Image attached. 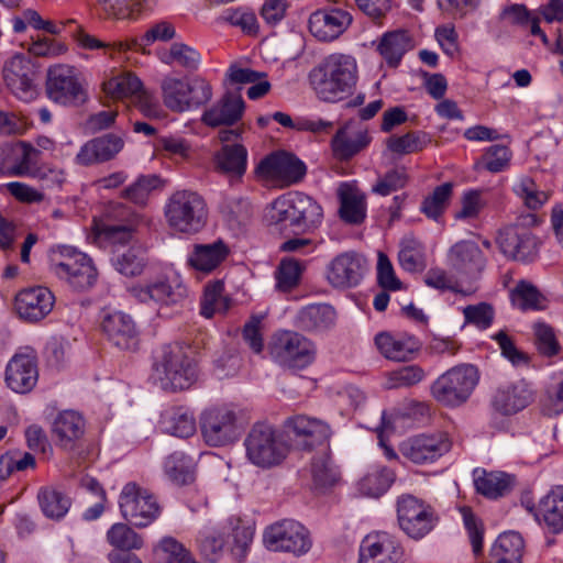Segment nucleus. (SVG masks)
<instances>
[{
	"label": "nucleus",
	"instance_id": "54",
	"mask_svg": "<svg viewBox=\"0 0 563 563\" xmlns=\"http://www.w3.org/2000/svg\"><path fill=\"white\" fill-rule=\"evenodd\" d=\"M303 268L299 260L294 257L282 260L276 272L277 288L282 291H290L297 287Z\"/></svg>",
	"mask_w": 563,
	"mask_h": 563
},
{
	"label": "nucleus",
	"instance_id": "1",
	"mask_svg": "<svg viewBox=\"0 0 563 563\" xmlns=\"http://www.w3.org/2000/svg\"><path fill=\"white\" fill-rule=\"evenodd\" d=\"M308 80L321 101H342L352 96L357 87V60L351 54L332 53L310 69Z\"/></svg>",
	"mask_w": 563,
	"mask_h": 563
},
{
	"label": "nucleus",
	"instance_id": "15",
	"mask_svg": "<svg viewBox=\"0 0 563 563\" xmlns=\"http://www.w3.org/2000/svg\"><path fill=\"white\" fill-rule=\"evenodd\" d=\"M122 517L137 528L150 526L161 514L156 498L135 483H128L119 498Z\"/></svg>",
	"mask_w": 563,
	"mask_h": 563
},
{
	"label": "nucleus",
	"instance_id": "53",
	"mask_svg": "<svg viewBox=\"0 0 563 563\" xmlns=\"http://www.w3.org/2000/svg\"><path fill=\"white\" fill-rule=\"evenodd\" d=\"M224 285L221 280L208 284L205 289L201 301L200 313L206 318H211L216 312L224 313L229 309V299L222 297Z\"/></svg>",
	"mask_w": 563,
	"mask_h": 563
},
{
	"label": "nucleus",
	"instance_id": "18",
	"mask_svg": "<svg viewBox=\"0 0 563 563\" xmlns=\"http://www.w3.org/2000/svg\"><path fill=\"white\" fill-rule=\"evenodd\" d=\"M264 542L272 551L307 553L311 548L308 530L298 521L284 519L269 526L264 533Z\"/></svg>",
	"mask_w": 563,
	"mask_h": 563
},
{
	"label": "nucleus",
	"instance_id": "10",
	"mask_svg": "<svg viewBox=\"0 0 563 563\" xmlns=\"http://www.w3.org/2000/svg\"><path fill=\"white\" fill-rule=\"evenodd\" d=\"M247 459L256 466L269 468L286 457L287 444L279 439L273 426L255 423L245 438Z\"/></svg>",
	"mask_w": 563,
	"mask_h": 563
},
{
	"label": "nucleus",
	"instance_id": "44",
	"mask_svg": "<svg viewBox=\"0 0 563 563\" xmlns=\"http://www.w3.org/2000/svg\"><path fill=\"white\" fill-rule=\"evenodd\" d=\"M539 512L553 533L563 531V486H555L541 498Z\"/></svg>",
	"mask_w": 563,
	"mask_h": 563
},
{
	"label": "nucleus",
	"instance_id": "3",
	"mask_svg": "<svg viewBox=\"0 0 563 563\" xmlns=\"http://www.w3.org/2000/svg\"><path fill=\"white\" fill-rule=\"evenodd\" d=\"M152 369V378L166 391L188 389L197 379L196 364L179 344L164 345Z\"/></svg>",
	"mask_w": 563,
	"mask_h": 563
},
{
	"label": "nucleus",
	"instance_id": "5",
	"mask_svg": "<svg viewBox=\"0 0 563 563\" xmlns=\"http://www.w3.org/2000/svg\"><path fill=\"white\" fill-rule=\"evenodd\" d=\"M45 90L47 98L62 106L78 107L88 99L81 73L68 64H56L47 69Z\"/></svg>",
	"mask_w": 563,
	"mask_h": 563
},
{
	"label": "nucleus",
	"instance_id": "38",
	"mask_svg": "<svg viewBox=\"0 0 563 563\" xmlns=\"http://www.w3.org/2000/svg\"><path fill=\"white\" fill-rule=\"evenodd\" d=\"M340 199V218L349 224H361L366 218L365 197L357 189L342 184L338 190Z\"/></svg>",
	"mask_w": 563,
	"mask_h": 563
},
{
	"label": "nucleus",
	"instance_id": "26",
	"mask_svg": "<svg viewBox=\"0 0 563 563\" xmlns=\"http://www.w3.org/2000/svg\"><path fill=\"white\" fill-rule=\"evenodd\" d=\"M533 390L529 384L519 379L512 383L501 384L492 396V407L504 416L515 415L533 401Z\"/></svg>",
	"mask_w": 563,
	"mask_h": 563
},
{
	"label": "nucleus",
	"instance_id": "29",
	"mask_svg": "<svg viewBox=\"0 0 563 563\" xmlns=\"http://www.w3.org/2000/svg\"><path fill=\"white\" fill-rule=\"evenodd\" d=\"M131 295L142 303L154 301L158 305L174 306L186 297V288L180 284L173 286L166 279H158L144 286H134Z\"/></svg>",
	"mask_w": 563,
	"mask_h": 563
},
{
	"label": "nucleus",
	"instance_id": "31",
	"mask_svg": "<svg viewBox=\"0 0 563 563\" xmlns=\"http://www.w3.org/2000/svg\"><path fill=\"white\" fill-rule=\"evenodd\" d=\"M375 344L386 358L398 362L410 360L421 349V342L407 333L395 336L380 332L375 336Z\"/></svg>",
	"mask_w": 563,
	"mask_h": 563
},
{
	"label": "nucleus",
	"instance_id": "28",
	"mask_svg": "<svg viewBox=\"0 0 563 563\" xmlns=\"http://www.w3.org/2000/svg\"><path fill=\"white\" fill-rule=\"evenodd\" d=\"M272 119L284 128H289L296 131L311 132L317 136L329 135L333 133L331 141H347L346 131L350 126V123H345L342 126L335 129L334 122L329 120L317 117H297L292 119L289 114L279 111L275 112L272 115Z\"/></svg>",
	"mask_w": 563,
	"mask_h": 563
},
{
	"label": "nucleus",
	"instance_id": "39",
	"mask_svg": "<svg viewBox=\"0 0 563 563\" xmlns=\"http://www.w3.org/2000/svg\"><path fill=\"white\" fill-rule=\"evenodd\" d=\"M107 218L110 220H119L122 223H104L101 232L112 243L125 244L132 238L133 225L129 222L132 216L131 210L122 203L111 205L106 212Z\"/></svg>",
	"mask_w": 563,
	"mask_h": 563
},
{
	"label": "nucleus",
	"instance_id": "56",
	"mask_svg": "<svg viewBox=\"0 0 563 563\" xmlns=\"http://www.w3.org/2000/svg\"><path fill=\"white\" fill-rule=\"evenodd\" d=\"M34 456L29 452L13 450L0 455V481H5L14 471L34 468Z\"/></svg>",
	"mask_w": 563,
	"mask_h": 563
},
{
	"label": "nucleus",
	"instance_id": "30",
	"mask_svg": "<svg viewBox=\"0 0 563 563\" xmlns=\"http://www.w3.org/2000/svg\"><path fill=\"white\" fill-rule=\"evenodd\" d=\"M243 110L241 95L228 91L218 103L203 112L202 122L211 128L231 126L241 119Z\"/></svg>",
	"mask_w": 563,
	"mask_h": 563
},
{
	"label": "nucleus",
	"instance_id": "57",
	"mask_svg": "<svg viewBox=\"0 0 563 563\" xmlns=\"http://www.w3.org/2000/svg\"><path fill=\"white\" fill-rule=\"evenodd\" d=\"M233 545L231 548L232 555L242 562L249 551L250 544L253 540L254 529L242 522L240 518L231 519Z\"/></svg>",
	"mask_w": 563,
	"mask_h": 563
},
{
	"label": "nucleus",
	"instance_id": "7",
	"mask_svg": "<svg viewBox=\"0 0 563 563\" xmlns=\"http://www.w3.org/2000/svg\"><path fill=\"white\" fill-rule=\"evenodd\" d=\"M477 368L462 364L439 376L431 385V395L446 407H457L467 401L478 383Z\"/></svg>",
	"mask_w": 563,
	"mask_h": 563
},
{
	"label": "nucleus",
	"instance_id": "4",
	"mask_svg": "<svg viewBox=\"0 0 563 563\" xmlns=\"http://www.w3.org/2000/svg\"><path fill=\"white\" fill-rule=\"evenodd\" d=\"M534 213L520 216L515 223L498 230L495 242L501 254L510 261L529 264L534 262L540 252L541 241L531 228L538 225Z\"/></svg>",
	"mask_w": 563,
	"mask_h": 563
},
{
	"label": "nucleus",
	"instance_id": "12",
	"mask_svg": "<svg viewBox=\"0 0 563 563\" xmlns=\"http://www.w3.org/2000/svg\"><path fill=\"white\" fill-rule=\"evenodd\" d=\"M176 30L175 26L168 21H159L153 24L139 40H133L131 43L129 42H113L106 43L93 35L86 33L82 29H78L75 34V38L78 45L84 49H106V53L111 57L114 53H122L129 49H144L146 46L152 45L155 42H167L175 37Z\"/></svg>",
	"mask_w": 563,
	"mask_h": 563
},
{
	"label": "nucleus",
	"instance_id": "48",
	"mask_svg": "<svg viewBox=\"0 0 563 563\" xmlns=\"http://www.w3.org/2000/svg\"><path fill=\"white\" fill-rule=\"evenodd\" d=\"M107 541L118 552L140 550L143 547L142 537L126 523L118 522L107 532Z\"/></svg>",
	"mask_w": 563,
	"mask_h": 563
},
{
	"label": "nucleus",
	"instance_id": "14",
	"mask_svg": "<svg viewBox=\"0 0 563 563\" xmlns=\"http://www.w3.org/2000/svg\"><path fill=\"white\" fill-rule=\"evenodd\" d=\"M40 66L31 58L15 54L2 68V77L8 89L20 100L30 102L38 95Z\"/></svg>",
	"mask_w": 563,
	"mask_h": 563
},
{
	"label": "nucleus",
	"instance_id": "61",
	"mask_svg": "<svg viewBox=\"0 0 563 563\" xmlns=\"http://www.w3.org/2000/svg\"><path fill=\"white\" fill-rule=\"evenodd\" d=\"M534 344L540 354L551 357L560 352V344L552 327L544 322L533 324Z\"/></svg>",
	"mask_w": 563,
	"mask_h": 563
},
{
	"label": "nucleus",
	"instance_id": "35",
	"mask_svg": "<svg viewBox=\"0 0 563 563\" xmlns=\"http://www.w3.org/2000/svg\"><path fill=\"white\" fill-rule=\"evenodd\" d=\"M85 433V420L76 411L65 410L54 420L53 434L59 446L71 450Z\"/></svg>",
	"mask_w": 563,
	"mask_h": 563
},
{
	"label": "nucleus",
	"instance_id": "64",
	"mask_svg": "<svg viewBox=\"0 0 563 563\" xmlns=\"http://www.w3.org/2000/svg\"><path fill=\"white\" fill-rule=\"evenodd\" d=\"M311 472L313 483L319 488L331 487L339 479L338 472L331 465L329 457L325 455L313 459Z\"/></svg>",
	"mask_w": 563,
	"mask_h": 563
},
{
	"label": "nucleus",
	"instance_id": "8",
	"mask_svg": "<svg viewBox=\"0 0 563 563\" xmlns=\"http://www.w3.org/2000/svg\"><path fill=\"white\" fill-rule=\"evenodd\" d=\"M161 88L164 104L178 113L199 108L212 98L211 85L199 76L188 79L166 77Z\"/></svg>",
	"mask_w": 563,
	"mask_h": 563
},
{
	"label": "nucleus",
	"instance_id": "11",
	"mask_svg": "<svg viewBox=\"0 0 563 563\" xmlns=\"http://www.w3.org/2000/svg\"><path fill=\"white\" fill-rule=\"evenodd\" d=\"M258 178L289 187L301 183L307 165L294 153L277 150L264 156L255 168Z\"/></svg>",
	"mask_w": 563,
	"mask_h": 563
},
{
	"label": "nucleus",
	"instance_id": "34",
	"mask_svg": "<svg viewBox=\"0 0 563 563\" xmlns=\"http://www.w3.org/2000/svg\"><path fill=\"white\" fill-rule=\"evenodd\" d=\"M476 492L487 498L497 499L508 495L516 485V476L501 471H475Z\"/></svg>",
	"mask_w": 563,
	"mask_h": 563
},
{
	"label": "nucleus",
	"instance_id": "46",
	"mask_svg": "<svg viewBox=\"0 0 563 563\" xmlns=\"http://www.w3.org/2000/svg\"><path fill=\"white\" fill-rule=\"evenodd\" d=\"M16 154L15 163L11 166L14 176H33L44 164L41 162V151L31 143H18L13 150Z\"/></svg>",
	"mask_w": 563,
	"mask_h": 563
},
{
	"label": "nucleus",
	"instance_id": "51",
	"mask_svg": "<svg viewBox=\"0 0 563 563\" xmlns=\"http://www.w3.org/2000/svg\"><path fill=\"white\" fill-rule=\"evenodd\" d=\"M162 186L163 181L157 175H142L122 191V197L135 205L144 206L150 195Z\"/></svg>",
	"mask_w": 563,
	"mask_h": 563
},
{
	"label": "nucleus",
	"instance_id": "47",
	"mask_svg": "<svg viewBox=\"0 0 563 563\" xmlns=\"http://www.w3.org/2000/svg\"><path fill=\"white\" fill-rule=\"evenodd\" d=\"M37 499L43 514L47 518L56 520L63 518L67 514L71 504L68 496L53 487L41 488Z\"/></svg>",
	"mask_w": 563,
	"mask_h": 563
},
{
	"label": "nucleus",
	"instance_id": "43",
	"mask_svg": "<svg viewBox=\"0 0 563 563\" xmlns=\"http://www.w3.org/2000/svg\"><path fill=\"white\" fill-rule=\"evenodd\" d=\"M247 151L241 143L224 144L214 154V166L218 170L243 175L246 169Z\"/></svg>",
	"mask_w": 563,
	"mask_h": 563
},
{
	"label": "nucleus",
	"instance_id": "32",
	"mask_svg": "<svg viewBox=\"0 0 563 563\" xmlns=\"http://www.w3.org/2000/svg\"><path fill=\"white\" fill-rule=\"evenodd\" d=\"M399 552L386 532L366 536L360 545L358 563H398Z\"/></svg>",
	"mask_w": 563,
	"mask_h": 563
},
{
	"label": "nucleus",
	"instance_id": "20",
	"mask_svg": "<svg viewBox=\"0 0 563 563\" xmlns=\"http://www.w3.org/2000/svg\"><path fill=\"white\" fill-rule=\"evenodd\" d=\"M367 269V260L362 254L343 252L327 266V280L335 289H351L361 284Z\"/></svg>",
	"mask_w": 563,
	"mask_h": 563
},
{
	"label": "nucleus",
	"instance_id": "2",
	"mask_svg": "<svg viewBox=\"0 0 563 563\" xmlns=\"http://www.w3.org/2000/svg\"><path fill=\"white\" fill-rule=\"evenodd\" d=\"M323 218L322 207L310 196L292 191L276 198L269 206L266 219L269 224L291 228L297 233L317 229Z\"/></svg>",
	"mask_w": 563,
	"mask_h": 563
},
{
	"label": "nucleus",
	"instance_id": "41",
	"mask_svg": "<svg viewBox=\"0 0 563 563\" xmlns=\"http://www.w3.org/2000/svg\"><path fill=\"white\" fill-rule=\"evenodd\" d=\"M165 432L178 438H189L197 430L194 413L186 407H174L166 410L161 419Z\"/></svg>",
	"mask_w": 563,
	"mask_h": 563
},
{
	"label": "nucleus",
	"instance_id": "42",
	"mask_svg": "<svg viewBox=\"0 0 563 563\" xmlns=\"http://www.w3.org/2000/svg\"><path fill=\"white\" fill-rule=\"evenodd\" d=\"M410 48V36L401 30L385 33L377 45V51L389 67H397Z\"/></svg>",
	"mask_w": 563,
	"mask_h": 563
},
{
	"label": "nucleus",
	"instance_id": "37",
	"mask_svg": "<svg viewBox=\"0 0 563 563\" xmlns=\"http://www.w3.org/2000/svg\"><path fill=\"white\" fill-rule=\"evenodd\" d=\"M230 250L222 240L210 244H195L188 264L197 271L210 273L229 255Z\"/></svg>",
	"mask_w": 563,
	"mask_h": 563
},
{
	"label": "nucleus",
	"instance_id": "6",
	"mask_svg": "<svg viewBox=\"0 0 563 563\" xmlns=\"http://www.w3.org/2000/svg\"><path fill=\"white\" fill-rule=\"evenodd\" d=\"M165 217L175 231L196 233L206 224L207 205L196 191L178 190L168 199Z\"/></svg>",
	"mask_w": 563,
	"mask_h": 563
},
{
	"label": "nucleus",
	"instance_id": "50",
	"mask_svg": "<svg viewBox=\"0 0 563 563\" xmlns=\"http://www.w3.org/2000/svg\"><path fill=\"white\" fill-rule=\"evenodd\" d=\"M164 467L166 475L177 485H188L195 479L191 461L183 452L168 455Z\"/></svg>",
	"mask_w": 563,
	"mask_h": 563
},
{
	"label": "nucleus",
	"instance_id": "19",
	"mask_svg": "<svg viewBox=\"0 0 563 563\" xmlns=\"http://www.w3.org/2000/svg\"><path fill=\"white\" fill-rule=\"evenodd\" d=\"M285 428L291 445L300 451H312L327 443L331 435L327 422L305 415L286 419Z\"/></svg>",
	"mask_w": 563,
	"mask_h": 563
},
{
	"label": "nucleus",
	"instance_id": "27",
	"mask_svg": "<svg viewBox=\"0 0 563 563\" xmlns=\"http://www.w3.org/2000/svg\"><path fill=\"white\" fill-rule=\"evenodd\" d=\"M55 297L43 286L21 290L15 297V309L20 318L36 322L44 319L53 309Z\"/></svg>",
	"mask_w": 563,
	"mask_h": 563
},
{
	"label": "nucleus",
	"instance_id": "24",
	"mask_svg": "<svg viewBox=\"0 0 563 563\" xmlns=\"http://www.w3.org/2000/svg\"><path fill=\"white\" fill-rule=\"evenodd\" d=\"M38 379L37 357L34 351L16 353L5 367V384L18 394H27Z\"/></svg>",
	"mask_w": 563,
	"mask_h": 563
},
{
	"label": "nucleus",
	"instance_id": "22",
	"mask_svg": "<svg viewBox=\"0 0 563 563\" xmlns=\"http://www.w3.org/2000/svg\"><path fill=\"white\" fill-rule=\"evenodd\" d=\"M352 14L340 8H323L312 12L308 20L309 32L320 42L338 40L352 24Z\"/></svg>",
	"mask_w": 563,
	"mask_h": 563
},
{
	"label": "nucleus",
	"instance_id": "40",
	"mask_svg": "<svg viewBox=\"0 0 563 563\" xmlns=\"http://www.w3.org/2000/svg\"><path fill=\"white\" fill-rule=\"evenodd\" d=\"M334 322L335 310L327 303L307 306L297 316V325L308 332L328 330Z\"/></svg>",
	"mask_w": 563,
	"mask_h": 563
},
{
	"label": "nucleus",
	"instance_id": "52",
	"mask_svg": "<svg viewBox=\"0 0 563 563\" xmlns=\"http://www.w3.org/2000/svg\"><path fill=\"white\" fill-rule=\"evenodd\" d=\"M453 185L444 183L434 188L431 195L426 197L421 203L420 210L428 218L438 220L444 212L452 196Z\"/></svg>",
	"mask_w": 563,
	"mask_h": 563
},
{
	"label": "nucleus",
	"instance_id": "25",
	"mask_svg": "<svg viewBox=\"0 0 563 563\" xmlns=\"http://www.w3.org/2000/svg\"><path fill=\"white\" fill-rule=\"evenodd\" d=\"M104 91L113 98H132L146 115H155L157 106L153 97L144 90L142 81L131 73H124L109 79Z\"/></svg>",
	"mask_w": 563,
	"mask_h": 563
},
{
	"label": "nucleus",
	"instance_id": "16",
	"mask_svg": "<svg viewBox=\"0 0 563 563\" xmlns=\"http://www.w3.org/2000/svg\"><path fill=\"white\" fill-rule=\"evenodd\" d=\"M200 430L207 444L222 446L240 434L236 412L228 407H210L200 416Z\"/></svg>",
	"mask_w": 563,
	"mask_h": 563
},
{
	"label": "nucleus",
	"instance_id": "23",
	"mask_svg": "<svg viewBox=\"0 0 563 563\" xmlns=\"http://www.w3.org/2000/svg\"><path fill=\"white\" fill-rule=\"evenodd\" d=\"M101 330L107 340L122 351H135L140 344V330L132 316L113 311L101 321Z\"/></svg>",
	"mask_w": 563,
	"mask_h": 563
},
{
	"label": "nucleus",
	"instance_id": "33",
	"mask_svg": "<svg viewBox=\"0 0 563 563\" xmlns=\"http://www.w3.org/2000/svg\"><path fill=\"white\" fill-rule=\"evenodd\" d=\"M450 261L455 269L467 275L479 274L485 265V256L474 241H460L450 249Z\"/></svg>",
	"mask_w": 563,
	"mask_h": 563
},
{
	"label": "nucleus",
	"instance_id": "45",
	"mask_svg": "<svg viewBox=\"0 0 563 563\" xmlns=\"http://www.w3.org/2000/svg\"><path fill=\"white\" fill-rule=\"evenodd\" d=\"M155 0H99L106 15L114 20H136Z\"/></svg>",
	"mask_w": 563,
	"mask_h": 563
},
{
	"label": "nucleus",
	"instance_id": "9",
	"mask_svg": "<svg viewBox=\"0 0 563 563\" xmlns=\"http://www.w3.org/2000/svg\"><path fill=\"white\" fill-rule=\"evenodd\" d=\"M269 353L272 358L284 368L303 369L313 363L317 347L301 333L284 330L273 335Z\"/></svg>",
	"mask_w": 563,
	"mask_h": 563
},
{
	"label": "nucleus",
	"instance_id": "36",
	"mask_svg": "<svg viewBox=\"0 0 563 563\" xmlns=\"http://www.w3.org/2000/svg\"><path fill=\"white\" fill-rule=\"evenodd\" d=\"M525 541L520 533H501L492 545L487 563H522Z\"/></svg>",
	"mask_w": 563,
	"mask_h": 563
},
{
	"label": "nucleus",
	"instance_id": "17",
	"mask_svg": "<svg viewBox=\"0 0 563 563\" xmlns=\"http://www.w3.org/2000/svg\"><path fill=\"white\" fill-rule=\"evenodd\" d=\"M62 257V261L53 264L56 276L78 291L87 290L95 285L98 274L90 257L74 249H65Z\"/></svg>",
	"mask_w": 563,
	"mask_h": 563
},
{
	"label": "nucleus",
	"instance_id": "62",
	"mask_svg": "<svg viewBox=\"0 0 563 563\" xmlns=\"http://www.w3.org/2000/svg\"><path fill=\"white\" fill-rule=\"evenodd\" d=\"M115 269L126 276L134 277L142 274L145 266V258L137 249H129L114 258Z\"/></svg>",
	"mask_w": 563,
	"mask_h": 563
},
{
	"label": "nucleus",
	"instance_id": "55",
	"mask_svg": "<svg viewBox=\"0 0 563 563\" xmlns=\"http://www.w3.org/2000/svg\"><path fill=\"white\" fill-rule=\"evenodd\" d=\"M155 551L164 563H197L191 553L172 537L163 538Z\"/></svg>",
	"mask_w": 563,
	"mask_h": 563
},
{
	"label": "nucleus",
	"instance_id": "49",
	"mask_svg": "<svg viewBox=\"0 0 563 563\" xmlns=\"http://www.w3.org/2000/svg\"><path fill=\"white\" fill-rule=\"evenodd\" d=\"M122 150V143H85L77 154L80 165L99 164L112 159Z\"/></svg>",
	"mask_w": 563,
	"mask_h": 563
},
{
	"label": "nucleus",
	"instance_id": "58",
	"mask_svg": "<svg viewBox=\"0 0 563 563\" xmlns=\"http://www.w3.org/2000/svg\"><path fill=\"white\" fill-rule=\"evenodd\" d=\"M408 181L409 176L406 167H395L378 177L372 190L379 196H388L394 191L405 188Z\"/></svg>",
	"mask_w": 563,
	"mask_h": 563
},
{
	"label": "nucleus",
	"instance_id": "60",
	"mask_svg": "<svg viewBox=\"0 0 563 563\" xmlns=\"http://www.w3.org/2000/svg\"><path fill=\"white\" fill-rule=\"evenodd\" d=\"M222 212L230 225L241 227L251 219L252 206L244 198H227L222 205Z\"/></svg>",
	"mask_w": 563,
	"mask_h": 563
},
{
	"label": "nucleus",
	"instance_id": "21",
	"mask_svg": "<svg viewBox=\"0 0 563 563\" xmlns=\"http://www.w3.org/2000/svg\"><path fill=\"white\" fill-rule=\"evenodd\" d=\"M450 449L451 441L441 432L409 437L399 444L400 454L417 465L433 463Z\"/></svg>",
	"mask_w": 563,
	"mask_h": 563
},
{
	"label": "nucleus",
	"instance_id": "13",
	"mask_svg": "<svg viewBox=\"0 0 563 563\" xmlns=\"http://www.w3.org/2000/svg\"><path fill=\"white\" fill-rule=\"evenodd\" d=\"M397 519L400 529L416 540L427 536L439 520L433 507L413 495L398 498Z\"/></svg>",
	"mask_w": 563,
	"mask_h": 563
},
{
	"label": "nucleus",
	"instance_id": "63",
	"mask_svg": "<svg viewBox=\"0 0 563 563\" xmlns=\"http://www.w3.org/2000/svg\"><path fill=\"white\" fill-rule=\"evenodd\" d=\"M511 151L504 144L489 146L482 156L481 164L490 173H500L505 170L511 159Z\"/></svg>",
	"mask_w": 563,
	"mask_h": 563
},
{
	"label": "nucleus",
	"instance_id": "59",
	"mask_svg": "<svg viewBox=\"0 0 563 563\" xmlns=\"http://www.w3.org/2000/svg\"><path fill=\"white\" fill-rule=\"evenodd\" d=\"M514 191L519 196L530 210L541 208L548 200V194L540 190L530 177L521 178L514 187Z\"/></svg>",
	"mask_w": 563,
	"mask_h": 563
}]
</instances>
